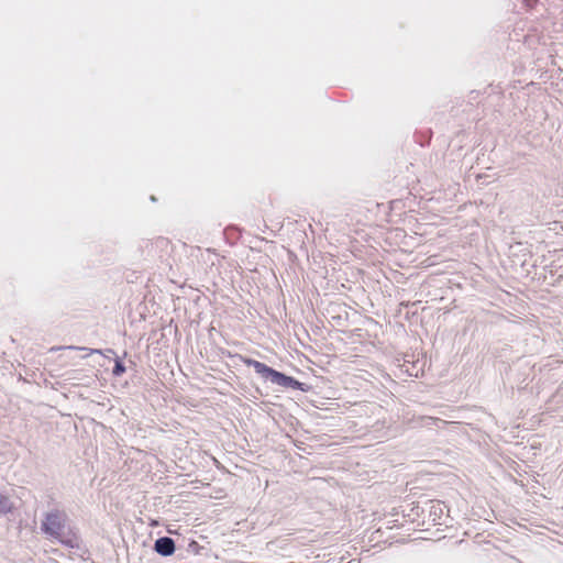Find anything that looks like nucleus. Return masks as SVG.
Here are the masks:
<instances>
[{"mask_svg": "<svg viewBox=\"0 0 563 563\" xmlns=\"http://www.w3.org/2000/svg\"><path fill=\"white\" fill-rule=\"evenodd\" d=\"M42 532L49 540L58 541L66 548L77 549L80 539L76 529L68 525V516L65 511L54 509L46 512L41 523Z\"/></svg>", "mask_w": 563, "mask_h": 563, "instance_id": "1", "label": "nucleus"}, {"mask_svg": "<svg viewBox=\"0 0 563 563\" xmlns=\"http://www.w3.org/2000/svg\"><path fill=\"white\" fill-rule=\"evenodd\" d=\"M242 362L247 366H252L257 374L269 379L273 384H277L283 387H296L298 385V382L292 377L286 376L262 362L247 357H242Z\"/></svg>", "mask_w": 563, "mask_h": 563, "instance_id": "2", "label": "nucleus"}, {"mask_svg": "<svg viewBox=\"0 0 563 563\" xmlns=\"http://www.w3.org/2000/svg\"><path fill=\"white\" fill-rule=\"evenodd\" d=\"M428 506L429 520L433 525H444L446 519V506L439 500H429L424 503V507Z\"/></svg>", "mask_w": 563, "mask_h": 563, "instance_id": "3", "label": "nucleus"}, {"mask_svg": "<svg viewBox=\"0 0 563 563\" xmlns=\"http://www.w3.org/2000/svg\"><path fill=\"white\" fill-rule=\"evenodd\" d=\"M155 550L157 553L167 556L175 552L174 540L168 537H163L156 540Z\"/></svg>", "mask_w": 563, "mask_h": 563, "instance_id": "4", "label": "nucleus"}, {"mask_svg": "<svg viewBox=\"0 0 563 563\" xmlns=\"http://www.w3.org/2000/svg\"><path fill=\"white\" fill-rule=\"evenodd\" d=\"M123 371H124L123 366H122L121 364H119V363H118V364L115 365V368H114V374H115V375H121Z\"/></svg>", "mask_w": 563, "mask_h": 563, "instance_id": "5", "label": "nucleus"}, {"mask_svg": "<svg viewBox=\"0 0 563 563\" xmlns=\"http://www.w3.org/2000/svg\"><path fill=\"white\" fill-rule=\"evenodd\" d=\"M430 422H434L433 418L432 417H428V418L424 417V426L429 424Z\"/></svg>", "mask_w": 563, "mask_h": 563, "instance_id": "6", "label": "nucleus"}, {"mask_svg": "<svg viewBox=\"0 0 563 563\" xmlns=\"http://www.w3.org/2000/svg\"><path fill=\"white\" fill-rule=\"evenodd\" d=\"M5 506V500L2 498V496H0V508H4Z\"/></svg>", "mask_w": 563, "mask_h": 563, "instance_id": "7", "label": "nucleus"}]
</instances>
